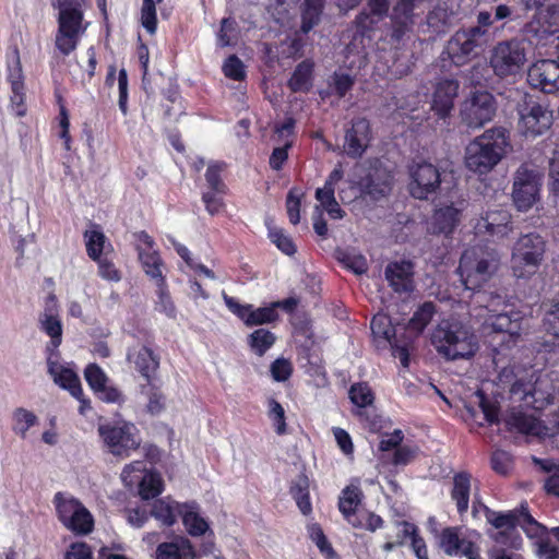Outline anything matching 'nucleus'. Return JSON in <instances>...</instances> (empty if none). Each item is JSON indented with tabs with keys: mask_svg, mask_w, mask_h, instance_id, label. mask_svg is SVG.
<instances>
[{
	"mask_svg": "<svg viewBox=\"0 0 559 559\" xmlns=\"http://www.w3.org/2000/svg\"><path fill=\"white\" fill-rule=\"evenodd\" d=\"M370 140L369 121L365 118L353 120L345 134L344 152L352 158H359L369 146Z\"/></svg>",
	"mask_w": 559,
	"mask_h": 559,
	"instance_id": "obj_16",
	"label": "nucleus"
},
{
	"mask_svg": "<svg viewBox=\"0 0 559 559\" xmlns=\"http://www.w3.org/2000/svg\"><path fill=\"white\" fill-rule=\"evenodd\" d=\"M12 62L13 64L9 66V81L11 83V90L17 91L19 88H24V75L20 60V53L16 49L13 52Z\"/></svg>",
	"mask_w": 559,
	"mask_h": 559,
	"instance_id": "obj_61",
	"label": "nucleus"
},
{
	"mask_svg": "<svg viewBox=\"0 0 559 559\" xmlns=\"http://www.w3.org/2000/svg\"><path fill=\"white\" fill-rule=\"evenodd\" d=\"M275 335L265 329H258L249 335V346L258 356H263L275 343Z\"/></svg>",
	"mask_w": 559,
	"mask_h": 559,
	"instance_id": "obj_39",
	"label": "nucleus"
},
{
	"mask_svg": "<svg viewBox=\"0 0 559 559\" xmlns=\"http://www.w3.org/2000/svg\"><path fill=\"white\" fill-rule=\"evenodd\" d=\"M98 436L108 453L127 459L141 445L139 430L126 420L107 421L97 427Z\"/></svg>",
	"mask_w": 559,
	"mask_h": 559,
	"instance_id": "obj_4",
	"label": "nucleus"
},
{
	"mask_svg": "<svg viewBox=\"0 0 559 559\" xmlns=\"http://www.w3.org/2000/svg\"><path fill=\"white\" fill-rule=\"evenodd\" d=\"M530 538L544 539L547 535V528L538 523L528 512L527 508L523 504L520 509V520L518 523Z\"/></svg>",
	"mask_w": 559,
	"mask_h": 559,
	"instance_id": "obj_38",
	"label": "nucleus"
},
{
	"mask_svg": "<svg viewBox=\"0 0 559 559\" xmlns=\"http://www.w3.org/2000/svg\"><path fill=\"white\" fill-rule=\"evenodd\" d=\"M290 493L295 499L300 512L309 515L312 511L309 498V479L306 475H299L292 484Z\"/></svg>",
	"mask_w": 559,
	"mask_h": 559,
	"instance_id": "obj_35",
	"label": "nucleus"
},
{
	"mask_svg": "<svg viewBox=\"0 0 559 559\" xmlns=\"http://www.w3.org/2000/svg\"><path fill=\"white\" fill-rule=\"evenodd\" d=\"M413 181L411 193L414 198L424 200L435 192L440 185L439 170L429 163H423L412 171Z\"/></svg>",
	"mask_w": 559,
	"mask_h": 559,
	"instance_id": "obj_15",
	"label": "nucleus"
},
{
	"mask_svg": "<svg viewBox=\"0 0 559 559\" xmlns=\"http://www.w3.org/2000/svg\"><path fill=\"white\" fill-rule=\"evenodd\" d=\"M163 491V479L159 474L146 472L139 481V495L143 500L157 497Z\"/></svg>",
	"mask_w": 559,
	"mask_h": 559,
	"instance_id": "obj_37",
	"label": "nucleus"
},
{
	"mask_svg": "<svg viewBox=\"0 0 559 559\" xmlns=\"http://www.w3.org/2000/svg\"><path fill=\"white\" fill-rule=\"evenodd\" d=\"M225 165L223 163L210 164L205 174L206 181L211 189L217 193H223L225 185L221 180V173Z\"/></svg>",
	"mask_w": 559,
	"mask_h": 559,
	"instance_id": "obj_62",
	"label": "nucleus"
},
{
	"mask_svg": "<svg viewBox=\"0 0 559 559\" xmlns=\"http://www.w3.org/2000/svg\"><path fill=\"white\" fill-rule=\"evenodd\" d=\"M84 377L91 389L97 393L107 384L108 378L103 369L96 364H90L84 370Z\"/></svg>",
	"mask_w": 559,
	"mask_h": 559,
	"instance_id": "obj_55",
	"label": "nucleus"
},
{
	"mask_svg": "<svg viewBox=\"0 0 559 559\" xmlns=\"http://www.w3.org/2000/svg\"><path fill=\"white\" fill-rule=\"evenodd\" d=\"M227 308L236 314L247 326L267 324L278 319L274 306L254 308L252 305H241L235 298L223 294Z\"/></svg>",
	"mask_w": 559,
	"mask_h": 559,
	"instance_id": "obj_13",
	"label": "nucleus"
},
{
	"mask_svg": "<svg viewBox=\"0 0 559 559\" xmlns=\"http://www.w3.org/2000/svg\"><path fill=\"white\" fill-rule=\"evenodd\" d=\"M163 2V0H143L141 7V25L151 35L156 33L157 28V15L156 4Z\"/></svg>",
	"mask_w": 559,
	"mask_h": 559,
	"instance_id": "obj_45",
	"label": "nucleus"
},
{
	"mask_svg": "<svg viewBox=\"0 0 559 559\" xmlns=\"http://www.w3.org/2000/svg\"><path fill=\"white\" fill-rule=\"evenodd\" d=\"M362 492L357 486H347L340 497L338 509L345 519L354 526L361 527V523H357L355 513L361 502Z\"/></svg>",
	"mask_w": 559,
	"mask_h": 559,
	"instance_id": "obj_29",
	"label": "nucleus"
},
{
	"mask_svg": "<svg viewBox=\"0 0 559 559\" xmlns=\"http://www.w3.org/2000/svg\"><path fill=\"white\" fill-rule=\"evenodd\" d=\"M463 542L464 539L459 537L455 528L448 527L441 534L440 546L448 555H459Z\"/></svg>",
	"mask_w": 559,
	"mask_h": 559,
	"instance_id": "obj_57",
	"label": "nucleus"
},
{
	"mask_svg": "<svg viewBox=\"0 0 559 559\" xmlns=\"http://www.w3.org/2000/svg\"><path fill=\"white\" fill-rule=\"evenodd\" d=\"M337 259L345 267L352 270L355 274L360 275L366 273L368 270L367 260L361 254L341 252Z\"/></svg>",
	"mask_w": 559,
	"mask_h": 559,
	"instance_id": "obj_59",
	"label": "nucleus"
},
{
	"mask_svg": "<svg viewBox=\"0 0 559 559\" xmlns=\"http://www.w3.org/2000/svg\"><path fill=\"white\" fill-rule=\"evenodd\" d=\"M58 14V32L56 47L64 56L78 46L80 37L85 33L88 23H84L83 8L76 5L56 7Z\"/></svg>",
	"mask_w": 559,
	"mask_h": 559,
	"instance_id": "obj_6",
	"label": "nucleus"
},
{
	"mask_svg": "<svg viewBox=\"0 0 559 559\" xmlns=\"http://www.w3.org/2000/svg\"><path fill=\"white\" fill-rule=\"evenodd\" d=\"M430 341L437 353L447 360L468 359L478 350V341L472 328L455 319L439 322Z\"/></svg>",
	"mask_w": 559,
	"mask_h": 559,
	"instance_id": "obj_2",
	"label": "nucleus"
},
{
	"mask_svg": "<svg viewBox=\"0 0 559 559\" xmlns=\"http://www.w3.org/2000/svg\"><path fill=\"white\" fill-rule=\"evenodd\" d=\"M488 40L479 28L459 29L448 40L447 53L455 66H464L483 51Z\"/></svg>",
	"mask_w": 559,
	"mask_h": 559,
	"instance_id": "obj_8",
	"label": "nucleus"
},
{
	"mask_svg": "<svg viewBox=\"0 0 559 559\" xmlns=\"http://www.w3.org/2000/svg\"><path fill=\"white\" fill-rule=\"evenodd\" d=\"M222 69L225 76L235 81H241L246 76L245 66L236 55L229 56Z\"/></svg>",
	"mask_w": 559,
	"mask_h": 559,
	"instance_id": "obj_58",
	"label": "nucleus"
},
{
	"mask_svg": "<svg viewBox=\"0 0 559 559\" xmlns=\"http://www.w3.org/2000/svg\"><path fill=\"white\" fill-rule=\"evenodd\" d=\"M498 265L499 258L495 250L476 246L463 252L459 273L467 289H476L491 277Z\"/></svg>",
	"mask_w": 559,
	"mask_h": 559,
	"instance_id": "obj_3",
	"label": "nucleus"
},
{
	"mask_svg": "<svg viewBox=\"0 0 559 559\" xmlns=\"http://www.w3.org/2000/svg\"><path fill=\"white\" fill-rule=\"evenodd\" d=\"M462 209L453 204L437 209L432 215L430 230L432 234L450 235L461 221Z\"/></svg>",
	"mask_w": 559,
	"mask_h": 559,
	"instance_id": "obj_21",
	"label": "nucleus"
},
{
	"mask_svg": "<svg viewBox=\"0 0 559 559\" xmlns=\"http://www.w3.org/2000/svg\"><path fill=\"white\" fill-rule=\"evenodd\" d=\"M391 173L381 166L371 167L365 178L359 182L360 190L372 199L386 195L391 190Z\"/></svg>",
	"mask_w": 559,
	"mask_h": 559,
	"instance_id": "obj_19",
	"label": "nucleus"
},
{
	"mask_svg": "<svg viewBox=\"0 0 559 559\" xmlns=\"http://www.w3.org/2000/svg\"><path fill=\"white\" fill-rule=\"evenodd\" d=\"M84 236L88 257L93 260H98L104 250L105 235L98 229H93L85 231Z\"/></svg>",
	"mask_w": 559,
	"mask_h": 559,
	"instance_id": "obj_52",
	"label": "nucleus"
},
{
	"mask_svg": "<svg viewBox=\"0 0 559 559\" xmlns=\"http://www.w3.org/2000/svg\"><path fill=\"white\" fill-rule=\"evenodd\" d=\"M421 0H399L393 10V17L413 23L414 9Z\"/></svg>",
	"mask_w": 559,
	"mask_h": 559,
	"instance_id": "obj_63",
	"label": "nucleus"
},
{
	"mask_svg": "<svg viewBox=\"0 0 559 559\" xmlns=\"http://www.w3.org/2000/svg\"><path fill=\"white\" fill-rule=\"evenodd\" d=\"M546 251V242L535 233L522 235L513 245L511 269L519 278L532 276L539 269Z\"/></svg>",
	"mask_w": 559,
	"mask_h": 559,
	"instance_id": "obj_5",
	"label": "nucleus"
},
{
	"mask_svg": "<svg viewBox=\"0 0 559 559\" xmlns=\"http://www.w3.org/2000/svg\"><path fill=\"white\" fill-rule=\"evenodd\" d=\"M56 304L55 296H50L45 312L39 317L40 329L51 338L47 346V349L51 352L58 348L62 340V325L56 314Z\"/></svg>",
	"mask_w": 559,
	"mask_h": 559,
	"instance_id": "obj_20",
	"label": "nucleus"
},
{
	"mask_svg": "<svg viewBox=\"0 0 559 559\" xmlns=\"http://www.w3.org/2000/svg\"><path fill=\"white\" fill-rule=\"evenodd\" d=\"M195 556L191 542L185 537L159 544L156 549V559H195Z\"/></svg>",
	"mask_w": 559,
	"mask_h": 559,
	"instance_id": "obj_28",
	"label": "nucleus"
},
{
	"mask_svg": "<svg viewBox=\"0 0 559 559\" xmlns=\"http://www.w3.org/2000/svg\"><path fill=\"white\" fill-rule=\"evenodd\" d=\"M370 328L374 336L382 337L389 343L397 338V331L385 314H376L371 320Z\"/></svg>",
	"mask_w": 559,
	"mask_h": 559,
	"instance_id": "obj_43",
	"label": "nucleus"
},
{
	"mask_svg": "<svg viewBox=\"0 0 559 559\" xmlns=\"http://www.w3.org/2000/svg\"><path fill=\"white\" fill-rule=\"evenodd\" d=\"M177 509L187 532L191 536H202L210 530L209 523L199 514L197 502L177 504Z\"/></svg>",
	"mask_w": 559,
	"mask_h": 559,
	"instance_id": "obj_26",
	"label": "nucleus"
},
{
	"mask_svg": "<svg viewBox=\"0 0 559 559\" xmlns=\"http://www.w3.org/2000/svg\"><path fill=\"white\" fill-rule=\"evenodd\" d=\"M413 337L406 335L404 340H394L390 343L393 356L400 360L403 367H408L409 365V349L412 345Z\"/></svg>",
	"mask_w": 559,
	"mask_h": 559,
	"instance_id": "obj_60",
	"label": "nucleus"
},
{
	"mask_svg": "<svg viewBox=\"0 0 559 559\" xmlns=\"http://www.w3.org/2000/svg\"><path fill=\"white\" fill-rule=\"evenodd\" d=\"M385 280L395 293H411L414 290V265L409 261H396L386 265Z\"/></svg>",
	"mask_w": 559,
	"mask_h": 559,
	"instance_id": "obj_17",
	"label": "nucleus"
},
{
	"mask_svg": "<svg viewBox=\"0 0 559 559\" xmlns=\"http://www.w3.org/2000/svg\"><path fill=\"white\" fill-rule=\"evenodd\" d=\"M459 83L455 80L440 81L435 90L432 109L440 116H447L453 108L454 98L457 96Z\"/></svg>",
	"mask_w": 559,
	"mask_h": 559,
	"instance_id": "obj_22",
	"label": "nucleus"
},
{
	"mask_svg": "<svg viewBox=\"0 0 559 559\" xmlns=\"http://www.w3.org/2000/svg\"><path fill=\"white\" fill-rule=\"evenodd\" d=\"M496 109V102L490 93L477 92L463 102L461 119L468 128L478 129L492 120Z\"/></svg>",
	"mask_w": 559,
	"mask_h": 559,
	"instance_id": "obj_10",
	"label": "nucleus"
},
{
	"mask_svg": "<svg viewBox=\"0 0 559 559\" xmlns=\"http://www.w3.org/2000/svg\"><path fill=\"white\" fill-rule=\"evenodd\" d=\"M48 371L53 378V381L62 389L68 390L76 400L81 399L82 386L80 378L70 368H67L56 361L48 359Z\"/></svg>",
	"mask_w": 559,
	"mask_h": 559,
	"instance_id": "obj_23",
	"label": "nucleus"
},
{
	"mask_svg": "<svg viewBox=\"0 0 559 559\" xmlns=\"http://www.w3.org/2000/svg\"><path fill=\"white\" fill-rule=\"evenodd\" d=\"M13 419V429L21 438H25L27 430L37 423L36 415L25 408L15 409Z\"/></svg>",
	"mask_w": 559,
	"mask_h": 559,
	"instance_id": "obj_50",
	"label": "nucleus"
},
{
	"mask_svg": "<svg viewBox=\"0 0 559 559\" xmlns=\"http://www.w3.org/2000/svg\"><path fill=\"white\" fill-rule=\"evenodd\" d=\"M526 61V43L518 39L498 43L490 57V66L499 78L518 74Z\"/></svg>",
	"mask_w": 559,
	"mask_h": 559,
	"instance_id": "obj_9",
	"label": "nucleus"
},
{
	"mask_svg": "<svg viewBox=\"0 0 559 559\" xmlns=\"http://www.w3.org/2000/svg\"><path fill=\"white\" fill-rule=\"evenodd\" d=\"M349 399L358 407H367L373 403L374 395L370 386L362 382L350 386Z\"/></svg>",
	"mask_w": 559,
	"mask_h": 559,
	"instance_id": "obj_51",
	"label": "nucleus"
},
{
	"mask_svg": "<svg viewBox=\"0 0 559 559\" xmlns=\"http://www.w3.org/2000/svg\"><path fill=\"white\" fill-rule=\"evenodd\" d=\"M267 416L272 420L275 432L280 436L286 433V417L284 407L274 399L269 400Z\"/></svg>",
	"mask_w": 559,
	"mask_h": 559,
	"instance_id": "obj_53",
	"label": "nucleus"
},
{
	"mask_svg": "<svg viewBox=\"0 0 559 559\" xmlns=\"http://www.w3.org/2000/svg\"><path fill=\"white\" fill-rule=\"evenodd\" d=\"M486 518L487 521L496 528L511 530L518 526L520 520V509L510 511L508 513L487 511Z\"/></svg>",
	"mask_w": 559,
	"mask_h": 559,
	"instance_id": "obj_46",
	"label": "nucleus"
},
{
	"mask_svg": "<svg viewBox=\"0 0 559 559\" xmlns=\"http://www.w3.org/2000/svg\"><path fill=\"white\" fill-rule=\"evenodd\" d=\"M238 27L236 21L231 19H223L217 33V44L219 47H228L237 44Z\"/></svg>",
	"mask_w": 559,
	"mask_h": 559,
	"instance_id": "obj_47",
	"label": "nucleus"
},
{
	"mask_svg": "<svg viewBox=\"0 0 559 559\" xmlns=\"http://www.w3.org/2000/svg\"><path fill=\"white\" fill-rule=\"evenodd\" d=\"M542 178L539 174L526 166H521L514 174L512 198L520 211L530 210L538 200Z\"/></svg>",
	"mask_w": 559,
	"mask_h": 559,
	"instance_id": "obj_11",
	"label": "nucleus"
},
{
	"mask_svg": "<svg viewBox=\"0 0 559 559\" xmlns=\"http://www.w3.org/2000/svg\"><path fill=\"white\" fill-rule=\"evenodd\" d=\"M323 0H306L302 9L301 31L308 33L320 21L322 13Z\"/></svg>",
	"mask_w": 559,
	"mask_h": 559,
	"instance_id": "obj_41",
	"label": "nucleus"
},
{
	"mask_svg": "<svg viewBox=\"0 0 559 559\" xmlns=\"http://www.w3.org/2000/svg\"><path fill=\"white\" fill-rule=\"evenodd\" d=\"M509 147L510 138L507 129L502 127L488 129L465 147V166L475 174H488L506 156Z\"/></svg>",
	"mask_w": 559,
	"mask_h": 559,
	"instance_id": "obj_1",
	"label": "nucleus"
},
{
	"mask_svg": "<svg viewBox=\"0 0 559 559\" xmlns=\"http://www.w3.org/2000/svg\"><path fill=\"white\" fill-rule=\"evenodd\" d=\"M471 492V475L466 472L457 473L453 476V487L451 498L456 503L459 513H465L468 509Z\"/></svg>",
	"mask_w": 559,
	"mask_h": 559,
	"instance_id": "obj_30",
	"label": "nucleus"
},
{
	"mask_svg": "<svg viewBox=\"0 0 559 559\" xmlns=\"http://www.w3.org/2000/svg\"><path fill=\"white\" fill-rule=\"evenodd\" d=\"M527 82L545 93L559 90V63L554 60H539L527 72Z\"/></svg>",
	"mask_w": 559,
	"mask_h": 559,
	"instance_id": "obj_14",
	"label": "nucleus"
},
{
	"mask_svg": "<svg viewBox=\"0 0 559 559\" xmlns=\"http://www.w3.org/2000/svg\"><path fill=\"white\" fill-rule=\"evenodd\" d=\"M477 234H487L497 239H503L513 233L512 216L504 209H489L480 214L475 224Z\"/></svg>",
	"mask_w": 559,
	"mask_h": 559,
	"instance_id": "obj_12",
	"label": "nucleus"
},
{
	"mask_svg": "<svg viewBox=\"0 0 559 559\" xmlns=\"http://www.w3.org/2000/svg\"><path fill=\"white\" fill-rule=\"evenodd\" d=\"M157 285V301L156 309L165 313L169 318H174L176 314V307L166 289L165 280L163 282H156Z\"/></svg>",
	"mask_w": 559,
	"mask_h": 559,
	"instance_id": "obj_56",
	"label": "nucleus"
},
{
	"mask_svg": "<svg viewBox=\"0 0 559 559\" xmlns=\"http://www.w3.org/2000/svg\"><path fill=\"white\" fill-rule=\"evenodd\" d=\"M312 71L313 62L310 60L301 61L294 70L289 81L288 87L297 92H308L312 86Z\"/></svg>",
	"mask_w": 559,
	"mask_h": 559,
	"instance_id": "obj_33",
	"label": "nucleus"
},
{
	"mask_svg": "<svg viewBox=\"0 0 559 559\" xmlns=\"http://www.w3.org/2000/svg\"><path fill=\"white\" fill-rule=\"evenodd\" d=\"M294 126L295 121L288 118L283 124L275 128L276 146L270 156V166L274 170H280L288 157V150L293 146L294 142Z\"/></svg>",
	"mask_w": 559,
	"mask_h": 559,
	"instance_id": "obj_18",
	"label": "nucleus"
},
{
	"mask_svg": "<svg viewBox=\"0 0 559 559\" xmlns=\"http://www.w3.org/2000/svg\"><path fill=\"white\" fill-rule=\"evenodd\" d=\"M128 360L133 362L135 369L147 380L157 371L159 357L147 346L134 347L128 353Z\"/></svg>",
	"mask_w": 559,
	"mask_h": 559,
	"instance_id": "obj_24",
	"label": "nucleus"
},
{
	"mask_svg": "<svg viewBox=\"0 0 559 559\" xmlns=\"http://www.w3.org/2000/svg\"><path fill=\"white\" fill-rule=\"evenodd\" d=\"M136 251L145 274L155 282H163V262L158 252L155 249L146 250L141 245H136Z\"/></svg>",
	"mask_w": 559,
	"mask_h": 559,
	"instance_id": "obj_31",
	"label": "nucleus"
},
{
	"mask_svg": "<svg viewBox=\"0 0 559 559\" xmlns=\"http://www.w3.org/2000/svg\"><path fill=\"white\" fill-rule=\"evenodd\" d=\"M543 326L549 335L559 338V308L556 304L545 313Z\"/></svg>",
	"mask_w": 559,
	"mask_h": 559,
	"instance_id": "obj_64",
	"label": "nucleus"
},
{
	"mask_svg": "<svg viewBox=\"0 0 559 559\" xmlns=\"http://www.w3.org/2000/svg\"><path fill=\"white\" fill-rule=\"evenodd\" d=\"M334 192V190L317 189L316 199L319 202V205L316 209L319 210V207H322L324 211H326L331 218L338 219L343 217L344 212L340 207Z\"/></svg>",
	"mask_w": 559,
	"mask_h": 559,
	"instance_id": "obj_42",
	"label": "nucleus"
},
{
	"mask_svg": "<svg viewBox=\"0 0 559 559\" xmlns=\"http://www.w3.org/2000/svg\"><path fill=\"white\" fill-rule=\"evenodd\" d=\"M404 440V433L401 429H395L391 433H384L378 444V450L382 453L380 460L385 463L392 453L399 448Z\"/></svg>",
	"mask_w": 559,
	"mask_h": 559,
	"instance_id": "obj_44",
	"label": "nucleus"
},
{
	"mask_svg": "<svg viewBox=\"0 0 559 559\" xmlns=\"http://www.w3.org/2000/svg\"><path fill=\"white\" fill-rule=\"evenodd\" d=\"M486 324L490 326L493 332L504 333L514 341L520 337L522 330L521 318L518 313L513 316L508 313L490 314L486 320Z\"/></svg>",
	"mask_w": 559,
	"mask_h": 559,
	"instance_id": "obj_27",
	"label": "nucleus"
},
{
	"mask_svg": "<svg viewBox=\"0 0 559 559\" xmlns=\"http://www.w3.org/2000/svg\"><path fill=\"white\" fill-rule=\"evenodd\" d=\"M177 504V502L169 499H158L153 503L151 515L163 525L171 526L176 522Z\"/></svg>",
	"mask_w": 559,
	"mask_h": 559,
	"instance_id": "obj_36",
	"label": "nucleus"
},
{
	"mask_svg": "<svg viewBox=\"0 0 559 559\" xmlns=\"http://www.w3.org/2000/svg\"><path fill=\"white\" fill-rule=\"evenodd\" d=\"M55 501L58 516L62 524L67 526V524L72 523L73 515H75L76 510H81L82 503L76 499L66 498L60 492L56 495Z\"/></svg>",
	"mask_w": 559,
	"mask_h": 559,
	"instance_id": "obj_40",
	"label": "nucleus"
},
{
	"mask_svg": "<svg viewBox=\"0 0 559 559\" xmlns=\"http://www.w3.org/2000/svg\"><path fill=\"white\" fill-rule=\"evenodd\" d=\"M93 524L94 521L91 513L83 504H81V510L75 511L72 523L67 524L66 527L76 534H87L92 531Z\"/></svg>",
	"mask_w": 559,
	"mask_h": 559,
	"instance_id": "obj_49",
	"label": "nucleus"
},
{
	"mask_svg": "<svg viewBox=\"0 0 559 559\" xmlns=\"http://www.w3.org/2000/svg\"><path fill=\"white\" fill-rule=\"evenodd\" d=\"M269 237L276 247L287 255H293L296 252V247L293 240L284 234L283 229L267 224Z\"/></svg>",
	"mask_w": 559,
	"mask_h": 559,
	"instance_id": "obj_54",
	"label": "nucleus"
},
{
	"mask_svg": "<svg viewBox=\"0 0 559 559\" xmlns=\"http://www.w3.org/2000/svg\"><path fill=\"white\" fill-rule=\"evenodd\" d=\"M528 396L533 399L532 403L535 408H544L546 405L551 404L555 397V390L548 377H539L535 381L532 391L525 394L527 402Z\"/></svg>",
	"mask_w": 559,
	"mask_h": 559,
	"instance_id": "obj_32",
	"label": "nucleus"
},
{
	"mask_svg": "<svg viewBox=\"0 0 559 559\" xmlns=\"http://www.w3.org/2000/svg\"><path fill=\"white\" fill-rule=\"evenodd\" d=\"M504 424L510 431L515 430L524 435L542 436L545 431L542 421L519 411H511L506 416Z\"/></svg>",
	"mask_w": 559,
	"mask_h": 559,
	"instance_id": "obj_25",
	"label": "nucleus"
},
{
	"mask_svg": "<svg viewBox=\"0 0 559 559\" xmlns=\"http://www.w3.org/2000/svg\"><path fill=\"white\" fill-rule=\"evenodd\" d=\"M419 448L413 444H401L392 453L385 463H391L394 466H405L412 463L418 455Z\"/></svg>",
	"mask_w": 559,
	"mask_h": 559,
	"instance_id": "obj_48",
	"label": "nucleus"
},
{
	"mask_svg": "<svg viewBox=\"0 0 559 559\" xmlns=\"http://www.w3.org/2000/svg\"><path fill=\"white\" fill-rule=\"evenodd\" d=\"M435 314V306L431 302H425L409 320L405 334L411 337H417L429 324Z\"/></svg>",
	"mask_w": 559,
	"mask_h": 559,
	"instance_id": "obj_34",
	"label": "nucleus"
},
{
	"mask_svg": "<svg viewBox=\"0 0 559 559\" xmlns=\"http://www.w3.org/2000/svg\"><path fill=\"white\" fill-rule=\"evenodd\" d=\"M519 102V127L526 136H537L545 133L552 124V111L534 99L533 96L516 91Z\"/></svg>",
	"mask_w": 559,
	"mask_h": 559,
	"instance_id": "obj_7",
	"label": "nucleus"
}]
</instances>
